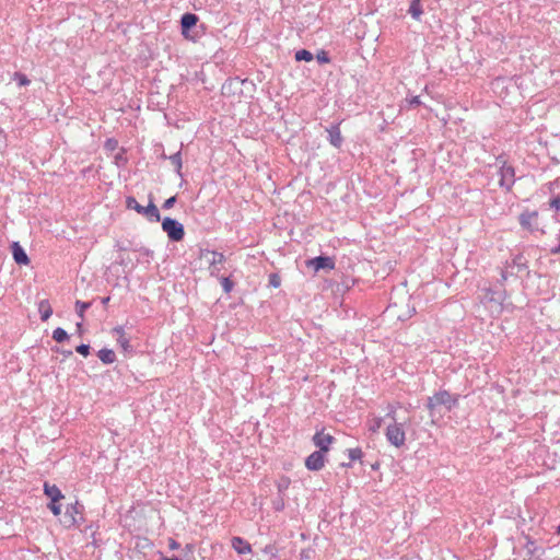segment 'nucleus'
<instances>
[{"label":"nucleus","mask_w":560,"mask_h":560,"mask_svg":"<svg viewBox=\"0 0 560 560\" xmlns=\"http://www.w3.org/2000/svg\"><path fill=\"white\" fill-rule=\"evenodd\" d=\"M421 105V101L419 98V96H413L409 100V106L415 108V107H418Z\"/></svg>","instance_id":"obj_42"},{"label":"nucleus","mask_w":560,"mask_h":560,"mask_svg":"<svg viewBox=\"0 0 560 560\" xmlns=\"http://www.w3.org/2000/svg\"><path fill=\"white\" fill-rule=\"evenodd\" d=\"M549 207L556 211H560V194L550 198Z\"/></svg>","instance_id":"obj_36"},{"label":"nucleus","mask_w":560,"mask_h":560,"mask_svg":"<svg viewBox=\"0 0 560 560\" xmlns=\"http://www.w3.org/2000/svg\"><path fill=\"white\" fill-rule=\"evenodd\" d=\"M69 334L61 327H57L54 331H52V339L58 342V343H61V342H65V341H68L69 340Z\"/></svg>","instance_id":"obj_25"},{"label":"nucleus","mask_w":560,"mask_h":560,"mask_svg":"<svg viewBox=\"0 0 560 560\" xmlns=\"http://www.w3.org/2000/svg\"><path fill=\"white\" fill-rule=\"evenodd\" d=\"M242 89L244 90V92H248V93H253L254 91H252V88L250 85H242Z\"/></svg>","instance_id":"obj_56"},{"label":"nucleus","mask_w":560,"mask_h":560,"mask_svg":"<svg viewBox=\"0 0 560 560\" xmlns=\"http://www.w3.org/2000/svg\"><path fill=\"white\" fill-rule=\"evenodd\" d=\"M408 13L416 21H420V18L423 14L421 1L420 0H411L410 4H409Z\"/></svg>","instance_id":"obj_22"},{"label":"nucleus","mask_w":560,"mask_h":560,"mask_svg":"<svg viewBox=\"0 0 560 560\" xmlns=\"http://www.w3.org/2000/svg\"><path fill=\"white\" fill-rule=\"evenodd\" d=\"M161 560H182V558L176 557V556H173V557H165V556H162V557H161Z\"/></svg>","instance_id":"obj_52"},{"label":"nucleus","mask_w":560,"mask_h":560,"mask_svg":"<svg viewBox=\"0 0 560 560\" xmlns=\"http://www.w3.org/2000/svg\"><path fill=\"white\" fill-rule=\"evenodd\" d=\"M51 350H52V351H55V352H58V353H60V351H62V350H61L60 348H58V347H54V348H51Z\"/></svg>","instance_id":"obj_58"},{"label":"nucleus","mask_w":560,"mask_h":560,"mask_svg":"<svg viewBox=\"0 0 560 560\" xmlns=\"http://www.w3.org/2000/svg\"><path fill=\"white\" fill-rule=\"evenodd\" d=\"M91 347L88 343H81L77 346L75 351L83 357H88L90 354Z\"/></svg>","instance_id":"obj_35"},{"label":"nucleus","mask_w":560,"mask_h":560,"mask_svg":"<svg viewBox=\"0 0 560 560\" xmlns=\"http://www.w3.org/2000/svg\"><path fill=\"white\" fill-rule=\"evenodd\" d=\"M551 255H560V233H559V244L550 249Z\"/></svg>","instance_id":"obj_46"},{"label":"nucleus","mask_w":560,"mask_h":560,"mask_svg":"<svg viewBox=\"0 0 560 560\" xmlns=\"http://www.w3.org/2000/svg\"><path fill=\"white\" fill-rule=\"evenodd\" d=\"M290 483L289 479L283 480L282 482L278 483V492L282 495V493L288 489Z\"/></svg>","instance_id":"obj_40"},{"label":"nucleus","mask_w":560,"mask_h":560,"mask_svg":"<svg viewBox=\"0 0 560 560\" xmlns=\"http://www.w3.org/2000/svg\"><path fill=\"white\" fill-rule=\"evenodd\" d=\"M268 285L275 289L281 285V278L277 272H272L269 275Z\"/></svg>","instance_id":"obj_30"},{"label":"nucleus","mask_w":560,"mask_h":560,"mask_svg":"<svg viewBox=\"0 0 560 560\" xmlns=\"http://www.w3.org/2000/svg\"><path fill=\"white\" fill-rule=\"evenodd\" d=\"M220 281L225 293H230L233 290L234 282L229 277H221Z\"/></svg>","instance_id":"obj_31"},{"label":"nucleus","mask_w":560,"mask_h":560,"mask_svg":"<svg viewBox=\"0 0 560 560\" xmlns=\"http://www.w3.org/2000/svg\"><path fill=\"white\" fill-rule=\"evenodd\" d=\"M232 548L238 553V555H245L252 552V546L250 544L245 540L242 537L235 536L231 540Z\"/></svg>","instance_id":"obj_20"},{"label":"nucleus","mask_w":560,"mask_h":560,"mask_svg":"<svg viewBox=\"0 0 560 560\" xmlns=\"http://www.w3.org/2000/svg\"><path fill=\"white\" fill-rule=\"evenodd\" d=\"M116 247L118 248V250H122V252H126V250H135V247H132L131 245V242H128V244H125V243H117L116 244Z\"/></svg>","instance_id":"obj_39"},{"label":"nucleus","mask_w":560,"mask_h":560,"mask_svg":"<svg viewBox=\"0 0 560 560\" xmlns=\"http://www.w3.org/2000/svg\"><path fill=\"white\" fill-rule=\"evenodd\" d=\"M113 332L117 336V343L122 348L125 352H133V347L130 345V339L126 337L125 329L122 326H117L113 329Z\"/></svg>","instance_id":"obj_18"},{"label":"nucleus","mask_w":560,"mask_h":560,"mask_svg":"<svg viewBox=\"0 0 560 560\" xmlns=\"http://www.w3.org/2000/svg\"><path fill=\"white\" fill-rule=\"evenodd\" d=\"M316 59L320 65L329 63L331 61L329 54L326 50H319L316 54Z\"/></svg>","instance_id":"obj_32"},{"label":"nucleus","mask_w":560,"mask_h":560,"mask_svg":"<svg viewBox=\"0 0 560 560\" xmlns=\"http://www.w3.org/2000/svg\"><path fill=\"white\" fill-rule=\"evenodd\" d=\"M386 417L393 419V423L386 428V439L395 447H401L405 445L406 433L401 423H398L395 418V411H389Z\"/></svg>","instance_id":"obj_4"},{"label":"nucleus","mask_w":560,"mask_h":560,"mask_svg":"<svg viewBox=\"0 0 560 560\" xmlns=\"http://www.w3.org/2000/svg\"><path fill=\"white\" fill-rule=\"evenodd\" d=\"M211 253L213 255V258L210 262L211 266H214L217 264H223L225 261V256L223 253L217 250H212Z\"/></svg>","instance_id":"obj_33"},{"label":"nucleus","mask_w":560,"mask_h":560,"mask_svg":"<svg viewBox=\"0 0 560 560\" xmlns=\"http://www.w3.org/2000/svg\"><path fill=\"white\" fill-rule=\"evenodd\" d=\"M509 276H510V273L506 270L501 271V278L499 281L502 287H503V283L508 280Z\"/></svg>","instance_id":"obj_44"},{"label":"nucleus","mask_w":560,"mask_h":560,"mask_svg":"<svg viewBox=\"0 0 560 560\" xmlns=\"http://www.w3.org/2000/svg\"><path fill=\"white\" fill-rule=\"evenodd\" d=\"M77 328H78V330H81V328H82V323H78V324H77Z\"/></svg>","instance_id":"obj_60"},{"label":"nucleus","mask_w":560,"mask_h":560,"mask_svg":"<svg viewBox=\"0 0 560 560\" xmlns=\"http://www.w3.org/2000/svg\"><path fill=\"white\" fill-rule=\"evenodd\" d=\"M179 547H180V544H179V542H177L175 539H173V538H170V539H168V548H170L171 550H176V549H178Z\"/></svg>","instance_id":"obj_43"},{"label":"nucleus","mask_w":560,"mask_h":560,"mask_svg":"<svg viewBox=\"0 0 560 560\" xmlns=\"http://www.w3.org/2000/svg\"><path fill=\"white\" fill-rule=\"evenodd\" d=\"M485 299L490 302L497 304L499 307H502L504 301L506 300V291L504 288L502 289H485Z\"/></svg>","instance_id":"obj_15"},{"label":"nucleus","mask_w":560,"mask_h":560,"mask_svg":"<svg viewBox=\"0 0 560 560\" xmlns=\"http://www.w3.org/2000/svg\"><path fill=\"white\" fill-rule=\"evenodd\" d=\"M325 454L322 451H315L305 459V466L311 471H318L325 466Z\"/></svg>","instance_id":"obj_12"},{"label":"nucleus","mask_w":560,"mask_h":560,"mask_svg":"<svg viewBox=\"0 0 560 560\" xmlns=\"http://www.w3.org/2000/svg\"><path fill=\"white\" fill-rule=\"evenodd\" d=\"M92 305V302H84V301H80L78 300L75 302V312H77V315L81 318V320L84 319V313L86 310H89Z\"/></svg>","instance_id":"obj_27"},{"label":"nucleus","mask_w":560,"mask_h":560,"mask_svg":"<svg viewBox=\"0 0 560 560\" xmlns=\"http://www.w3.org/2000/svg\"><path fill=\"white\" fill-rule=\"evenodd\" d=\"M341 466L345 468H350L352 467V462L350 460L349 463H342Z\"/></svg>","instance_id":"obj_57"},{"label":"nucleus","mask_w":560,"mask_h":560,"mask_svg":"<svg viewBox=\"0 0 560 560\" xmlns=\"http://www.w3.org/2000/svg\"><path fill=\"white\" fill-rule=\"evenodd\" d=\"M499 186L505 192L512 191V188L516 182L515 167L508 162H502L498 170Z\"/></svg>","instance_id":"obj_9"},{"label":"nucleus","mask_w":560,"mask_h":560,"mask_svg":"<svg viewBox=\"0 0 560 560\" xmlns=\"http://www.w3.org/2000/svg\"><path fill=\"white\" fill-rule=\"evenodd\" d=\"M89 530H91V535H92V537H95V530H93V525H90V526H86V527H85V529H84L85 534H86ZM93 544H95V538H93Z\"/></svg>","instance_id":"obj_49"},{"label":"nucleus","mask_w":560,"mask_h":560,"mask_svg":"<svg viewBox=\"0 0 560 560\" xmlns=\"http://www.w3.org/2000/svg\"><path fill=\"white\" fill-rule=\"evenodd\" d=\"M556 187H560V179L559 178L553 180V182H551V183H549L550 191H553Z\"/></svg>","instance_id":"obj_48"},{"label":"nucleus","mask_w":560,"mask_h":560,"mask_svg":"<svg viewBox=\"0 0 560 560\" xmlns=\"http://www.w3.org/2000/svg\"><path fill=\"white\" fill-rule=\"evenodd\" d=\"M294 59L299 62L300 61L310 62L314 59V56L307 49H300V50L295 51Z\"/></svg>","instance_id":"obj_26"},{"label":"nucleus","mask_w":560,"mask_h":560,"mask_svg":"<svg viewBox=\"0 0 560 560\" xmlns=\"http://www.w3.org/2000/svg\"><path fill=\"white\" fill-rule=\"evenodd\" d=\"M38 312L43 322H46L51 316L52 307L48 300H42L38 303Z\"/></svg>","instance_id":"obj_23"},{"label":"nucleus","mask_w":560,"mask_h":560,"mask_svg":"<svg viewBox=\"0 0 560 560\" xmlns=\"http://www.w3.org/2000/svg\"><path fill=\"white\" fill-rule=\"evenodd\" d=\"M306 267L312 268L314 273L320 270L331 271L335 269V258L330 256H316L305 261Z\"/></svg>","instance_id":"obj_10"},{"label":"nucleus","mask_w":560,"mask_h":560,"mask_svg":"<svg viewBox=\"0 0 560 560\" xmlns=\"http://www.w3.org/2000/svg\"><path fill=\"white\" fill-rule=\"evenodd\" d=\"M104 148L107 151H115L118 148V141L115 138L106 139Z\"/></svg>","instance_id":"obj_34"},{"label":"nucleus","mask_w":560,"mask_h":560,"mask_svg":"<svg viewBox=\"0 0 560 560\" xmlns=\"http://www.w3.org/2000/svg\"><path fill=\"white\" fill-rule=\"evenodd\" d=\"M97 357L104 364H112L116 361V354L112 349L103 348L97 352Z\"/></svg>","instance_id":"obj_24"},{"label":"nucleus","mask_w":560,"mask_h":560,"mask_svg":"<svg viewBox=\"0 0 560 560\" xmlns=\"http://www.w3.org/2000/svg\"><path fill=\"white\" fill-rule=\"evenodd\" d=\"M43 491L44 494L50 499L47 508L55 516H59L61 514L60 501L65 498L63 493L56 485L48 481L44 482Z\"/></svg>","instance_id":"obj_6"},{"label":"nucleus","mask_w":560,"mask_h":560,"mask_svg":"<svg viewBox=\"0 0 560 560\" xmlns=\"http://www.w3.org/2000/svg\"><path fill=\"white\" fill-rule=\"evenodd\" d=\"M301 558L302 559H308L310 558V550H302Z\"/></svg>","instance_id":"obj_54"},{"label":"nucleus","mask_w":560,"mask_h":560,"mask_svg":"<svg viewBox=\"0 0 560 560\" xmlns=\"http://www.w3.org/2000/svg\"><path fill=\"white\" fill-rule=\"evenodd\" d=\"M347 453L351 462L361 460L363 457V452L360 447L348 448Z\"/></svg>","instance_id":"obj_29"},{"label":"nucleus","mask_w":560,"mask_h":560,"mask_svg":"<svg viewBox=\"0 0 560 560\" xmlns=\"http://www.w3.org/2000/svg\"><path fill=\"white\" fill-rule=\"evenodd\" d=\"M11 250L15 264L20 266H27L30 264V258L19 242L12 243Z\"/></svg>","instance_id":"obj_17"},{"label":"nucleus","mask_w":560,"mask_h":560,"mask_svg":"<svg viewBox=\"0 0 560 560\" xmlns=\"http://www.w3.org/2000/svg\"><path fill=\"white\" fill-rule=\"evenodd\" d=\"M135 250L140 252L142 255L148 256V257H151L153 255V250H151L147 247H139V248L135 247Z\"/></svg>","instance_id":"obj_41"},{"label":"nucleus","mask_w":560,"mask_h":560,"mask_svg":"<svg viewBox=\"0 0 560 560\" xmlns=\"http://www.w3.org/2000/svg\"><path fill=\"white\" fill-rule=\"evenodd\" d=\"M312 441L318 451L327 453L335 438L331 434H325L323 429L314 434Z\"/></svg>","instance_id":"obj_14"},{"label":"nucleus","mask_w":560,"mask_h":560,"mask_svg":"<svg viewBox=\"0 0 560 560\" xmlns=\"http://www.w3.org/2000/svg\"><path fill=\"white\" fill-rule=\"evenodd\" d=\"M118 264L124 265V264H125L124 259H120V260L118 261Z\"/></svg>","instance_id":"obj_61"},{"label":"nucleus","mask_w":560,"mask_h":560,"mask_svg":"<svg viewBox=\"0 0 560 560\" xmlns=\"http://www.w3.org/2000/svg\"><path fill=\"white\" fill-rule=\"evenodd\" d=\"M509 267H515L517 269V272H522L527 270V259L524 257L523 254H516L513 256L511 262H506Z\"/></svg>","instance_id":"obj_21"},{"label":"nucleus","mask_w":560,"mask_h":560,"mask_svg":"<svg viewBox=\"0 0 560 560\" xmlns=\"http://www.w3.org/2000/svg\"><path fill=\"white\" fill-rule=\"evenodd\" d=\"M557 533L560 534V525L557 528Z\"/></svg>","instance_id":"obj_62"},{"label":"nucleus","mask_w":560,"mask_h":560,"mask_svg":"<svg viewBox=\"0 0 560 560\" xmlns=\"http://www.w3.org/2000/svg\"><path fill=\"white\" fill-rule=\"evenodd\" d=\"M502 162H508L504 154H500L495 158V165L500 167L502 165Z\"/></svg>","instance_id":"obj_45"},{"label":"nucleus","mask_w":560,"mask_h":560,"mask_svg":"<svg viewBox=\"0 0 560 560\" xmlns=\"http://www.w3.org/2000/svg\"><path fill=\"white\" fill-rule=\"evenodd\" d=\"M242 85H250L252 91H255L256 85L255 83L249 79H241L238 77L235 78H229L222 85V94L225 96H235V95H243L244 90L242 89Z\"/></svg>","instance_id":"obj_7"},{"label":"nucleus","mask_w":560,"mask_h":560,"mask_svg":"<svg viewBox=\"0 0 560 560\" xmlns=\"http://www.w3.org/2000/svg\"><path fill=\"white\" fill-rule=\"evenodd\" d=\"M60 353L62 355H65L66 358H69L73 354V352L71 350H62V351H60Z\"/></svg>","instance_id":"obj_53"},{"label":"nucleus","mask_w":560,"mask_h":560,"mask_svg":"<svg viewBox=\"0 0 560 560\" xmlns=\"http://www.w3.org/2000/svg\"><path fill=\"white\" fill-rule=\"evenodd\" d=\"M458 395L453 396L446 389H440L433 396L428 397L425 407L431 416L434 415L439 406H444L447 411H451L458 404Z\"/></svg>","instance_id":"obj_2"},{"label":"nucleus","mask_w":560,"mask_h":560,"mask_svg":"<svg viewBox=\"0 0 560 560\" xmlns=\"http://www.w3.org/2000/svg\"><path fill=\"white\" fill-rule=\"evenodd\" d=\"M538 212L537 211H524L518 217V222L524 230L534 232L538 230Z\"/></svg>","instance_id":"obj_11"},{"label":"nucleus","mask_w":560,"mask_h":560,"mask_svg":"<svg viewBox=\"0 0 560 560\" xmlns=\"http://www.w3.org/2000/svg\"><path fill=\"white\" fill-rule=\"evenodd\" d=\"M168 160L170 162L172 163V165L174 166V172L176 173L177 176L180 177L182 182L179 184V186L182 187L183 184H184V174L182 172V168H183V158H182V151H177L175 152L174 154L170 155L168 156Z\"/></svg>","instance_id":"obj_19"},{"label":"nucleus","mask_w":560,"mask_h":560,"mask_svg":"<svg viewBox=\"0 0 560 560\" xmlns=\"http://www.w3.org/2000/svg\"><path fill=\"white\" fill-rule=\"evenodd\" d=\"M84 510V505L80 503L78 500L73 503L68 504L62 520L63 526L66 528H71L74 526H79L81 523H83Z\"/></svg>","instance_id":"obj_5"},{"label":"nucleus","mask_w":560,"mask_h":560,"mask_svg":"<svg viewBox=\"0 0 560 560\" xmlns=\"http://www.w3.org/2000/svg\"><path fill=\"white\" fill-rule=\"evenodd\" d=\"M125 153V149H121V153L117 154L115 156V160H116V164L119 165V161L122 160V154Z\"/></svg>","instance_id":"obj_51"},{"label":"nucleus","mask_w":560,"mask_h":560,"mask_svg":"<svg viewBox=\"0 0 560 560\" xmlns=\"http://www.w3.org/2000/svg\"><path fill=\"white\" fill-rule=\"evenodd\" d=\"M206 25L199 22V16L191 12H186L180 18V33L183 37L192 43H197L206 34Z\"/></svg>","instance_id":"obj_1"},{"label":"nucleus","mask_w":560,"mask_h":560,"mask_svg":"<svg viewBox=\"0 0 560 560\" xmlns=\"http://www.w3.org/2000/svg\"><path fill=\"white\" fill-rule=\"evenodd\" d=\"M327 136V141L336 149L341 148L343 143V137L340 131V124H331L325 128Z\"/></svg>","instance_id":"obj_13"},{"label":"nucleus","mask_w":560,"mask_h":560,"mask_svg":"<svg viewBox=\"0 0 560 560\" xmlns=\"http://www.w3.org/2000/svg\"><path fill=\"white\" fill-rule=\"evenodd\" d=\"M110 301V296H105V298H102L101 299V303L106 306L108 304V302Z\"/></svg>","instance_id":"obj_55"},{"label":"nucleus","mask_w":560,"mask_h":560,"mask_svg":"<svg viewBox=\"0 0 560 560\" xmlns=\"http://www.w3.org/2000/svg\"><path fill=\"white\" fill-rule=\"evenodd\" d=\"M126 208L135 210L137 213L143 215L150 222L161 221L160 211L152 201V199L149 201L148 206L144 207L141 206L133 196H128L126 198Z\"/></svg>","instance_id":"obj_3"},{"label":"nucleus","mask_w":560,"mask_h":560,"mask_svg":"<svg viewBox=\"0 0 560 560\" xmlns=\"http://www.w3.org/2000/svg\"><path fill=\"white\" fill-rule=\"evenodd\" d=\"M12 79L18 83L19 86H26L31 83V80L26 77V74L22 72H14Z\"/></svg>","instance_id":"obj_28"},{"label":"nucleus","mask_w":560,"mask_h":560,"mask_svg":"<svg viewBox=\"0 0 560 560\" xmlns=\"http://www.w3.org/2000/svg\"><path fill=\"white\" fill-rule=\"evenodd\" d=\"M273 550H275V547L272 545H267L264 548V552H266V553H273Z\"/></svg>","instance_id":"obj_50"},{"label":"nucleus","mask_w":560,"mask_h":560,"mask_svg":"<svg viewBox=\"0 0 560 560\" xmlns=\"http://www.w3.org/2000/svg\"><path fill=\"white\" fill-rule=\"evenodd\" d=\"M524 538H525L524 548L527 551V556L529 558L534 557L537 560H542L541 557L545 555V549L541 547H538L536 545V541L529 535H524Z\"/></svg>","instance_id":"obj_16"},{"label":"nucleus","mask_w":560,"mask_h":560,"mask_svg":"<svg viewBox=\"0 0 560 560\" xmlns=\"http://www.w3.org/2000/svg\"><path fill=\"white\" fill-rule=\"evenodd\" d=\"M272 506L276 511H282L284 509V499L281 494L273 500Z\"/></svg>","instance_id":"obj_37"},{"label":"nucleus","mask_w":560,"mask_h":560,"mask_svg":"<svg viewBox=\"0 0 560 560\" xmlns=\"http://www.w3.org/2000/svg\"><path fill=\"white\" fill-rule=\"evenodd\" d=\"M168 156L170 155H166L164 152L161 154V159H163V160H168Z\"/></svg>","instance_id":"obj_59"},{"label":"nucleus","mask_w":560,"mask_h":560,"mask_svg":"<svg viewBox=\"0 0 560 560\" xmlns=\"http://www.w3.org/2000/svg\"><path fill=\"white\" fill-rule=\"evenodd\" d=\"M184 551H185V553H186V555H188V553H194V551H195V545H192V544H187V545L185 546V548H184Z\"/></svg>","instance_id":"obj_47"},{"label":"nucleus","mask_w":560,"mask_h":560,"mask_svg":"<svg viewBox=\"0 0 560 560\" xmlns=\"http://www.w3.org/2000/svg\"><path fill=\"white\" fill-rule=\"evenodd\" d=\"M176 201H177V196H176V195H175V196H172V197H170V198H167V199L163 202V205H162V209H164V210H168V209L173 208V207L175 206Z\"/></svg>","instance_id":"obj_38"},{"label":"nucleus","mask_w":560,"mask_h":560,"mask_svg":"<svg viewBox=\"0 0 560 560\" xmlns=\"http://www.w3.org/2000/svg\"><path fill=\"white\" fill-rule=\"evenodd\" d=\"M162 222V230L171 242H180L185 236L184 225L176 219L165 217Z\"/></svg>","instance_id":"obj_8"}]
</instances>
